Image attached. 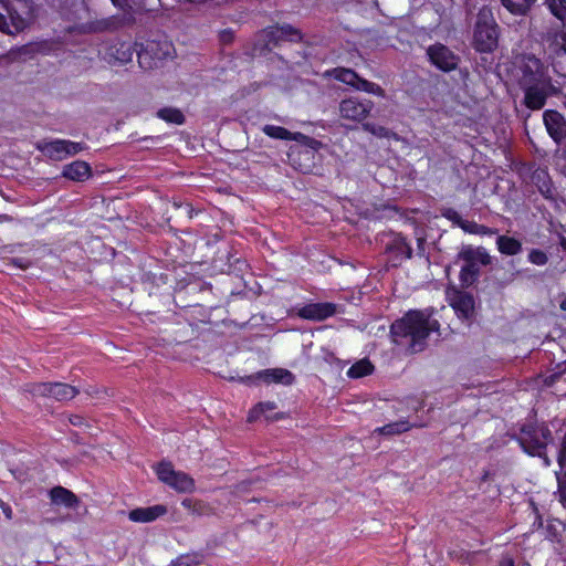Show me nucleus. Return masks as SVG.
<instances>
[{
	"label": "nucleus",
	"mask_w": 566,
	"mask_h": 566,
	"mask_svg": "<svg viewBox=\"0 0 566 566\" xmlns=\"http://www.w3.org/2000/svg\"><path fill=\"white\" fill-rule=\"evenodd\" d=\"M395 248L398 252L403 253L406 258L410 259L412 255V249L407 243L406 239L403 237H398L395 240Z\"/></svg>",
	"instance_id": "4c0bfd02"
},
{
	"label": "nucleus",
	"mask_w": 566,
	"mask_h": 566,
	"mask_svg": "<svg viewBox=\"0 0 566 566\" xmlns=\"http://www.w3.org/2000/svg\"><path fill=\"white\" fill-rule=\"evenodd\" d=\"M552 440V432L544 424L525 426L518 437V442L523 450L533 457L543 458L546 465H549L551 461L546 457L545 450Z\"/></svg>",
	"instance_id": "20e7f679"
},
{
	"label": "nucleus",
	"mask_w": 566,
	"mask_h": 566,
	"mask_svg": "<svg viewBox=\"0 0 566 566\" xmlns=\"http://www.w3.org/2000/svg\"><path fill=\"white\" fill-rule=\"evenodd\" d=\"M0 31L7 34H15L12 32L11 21L8 22L6 15L0 12Z\"/></svg>",
	"instance_id": "37998d69"
},
{
	"label": "nucleus",
	"mask_w": 566,
	"mask_h": 566,
	"mask_svg": "<svg viewBox=\"0 0 566 566\" xmlns=\"http://www.w3.org/2000/svg\"><path fill=\"white\" fill-rule=\"evenodd\" d=\"M70 422L73 426H82V424H84V418L82 416H78V415H73V416L70 417Z\"/></svg>",
	"instance_id": "8fccbe9b"
},
{
	"label": "nucleus",
	"mask_w": 566,
	"mask_h": 566,
	"mask_svg": "<svg viewBox=\"0 0 566 566\" xmlns=\"http://www.w3.org/2000/svg\"><path fill=\"white\" fill-rule=\"evenodd\" d=\"M3 8L11 21L12 32L23 31L33 14L32 0H6Z\"/></svg>",
	"instance_id": "0eeeda50"
},
{
	"label": "nucleus",
	"mask_w": 566,
	"mask_h": 566,
	"mask_svg": "<svg viewBox=\"0 0 566 566\" xmlns=\"http://www.w3.org/2000/svg\"><path fill=\"white\" fill-rule=\"evenodd\" d=\"M258 378L268 384L281 382L284 385H291L294 381V375L284 368H274L260 371L258 374Z\"/></svg>",
	"instance_id": "412c9836"
},
{
	"label": "nucleus",
	"mask_w": 566,
	"mask_h": 566,
	"mask_svg": "<svg viewBox=\"0 0 566 566\" xmlns=\"http://www.w3.org/2000/svg\"><path fill=\"white\" fill-rule=\"evenodd\" d=\"M451 306L457 313L463 317H469L474 308V300L472 295L464 292H455L451 297Z\"/></svg>",
	"instance_id": "aec40b11"
},
{
	"label": "nucleus",
	"mask_w": 566,
	"mask_h": 566,
	"mask_svg": "<svg viewBox=\"0 0 566 566\" xmlns=\"http://www.w3.org/2000/svg\"><path fill=\"white\" fill-rule=\"evenodd\" d=\"M524 92L523 104L531 111L542 109L549 96L557 93L553 82L520 86Z\"/></svg>",
	"instance_id": "1a4fd4ad"
},
{
	"label": "nucleus",
	"mask_w": 566,
	"mask_h": 566,
	"mask_svg": "<svg viewBox=\"0 0 566 566\" xmlns=\"http://www.w3.org/2000/svg\"><path fill=\"white\" fill-rule=\"evenodd\" d=\"M112 3L124 10V11H128V10H132L133 9V6L135 4L136 0H111Z\"/></svg>",
	"instance_id": "79ce46f5"
},
{
	"label": "nucleus",
	"mask_w": 566,
	"mask_h": 566,
	"mask_svg": "<svg viewBox=\"0 0 566 566\" xmlns=\"http://www.w3.org/2000/svg\"><path fill=\"white\" fill-rule=\"evenodd\" d=\"M559 245H560V248L563 249V251H565V252H566V238H564V237H563V238L560 239Z\"/></svg>",
	"instance_id": "6e6d98bb"
},
{
	"label": "nucleus",
	"mask_w": 566,
	"mask_h": 566,
	"mask_svg": "<svg viewBox=\"0 0 566 566\" xmlns=\"http://www.w3.org/2000/svg\"><path fill=\"white\" fill-rule=\"evenodd\" d=\"M12 263L21 269H28L31 264L29 260L22 258L12 259Z\"/></svg>",
	"instance_id": "09e8293b"
},
{
	"label": "nucleus",
	"mask_w": 566,
	"mask_h": 566,
	"mask_svg": "<svg viewBox=\"0 0 566 566\" xmlns=\"http://www.w3.org/2000/svg\"><path fill=\"white\" fill-rule=\"evenodd\" d=\"M496 232H497L496 229H492V228L485 227L483 224H479L476 234L492 235V234H495Z\"/></svg>",
	"instance_id": "49530a36"
},
{
	"label": "nucleus",
	"mask_w": 566,
	"mask_h": 566,
	"mask_svg": "<svg viewBox=\"0 0 566 566\" xmlns=\"http://www.w3.org/2000/svg\"><path fill=\"white\" fill-rule=\"evenodd\" d=\"M558 494L564 507H566V481L558 479Z\"/></svg>",
	"instance_id": "a18cd8bd"
},
{
	"label": "nucleus",
	"mask_w": 566,
	"mask_h": 566,
	"mask_svg": "<svg viewBox=\"0 0 566 566\" xmlns=\"http://www.w3.org/2000/svg\"><path fill=\"white\" fill-rule=\"evenodd\" d=\"M200 564V557L198 555H181L175 559L170 566H197Z\"/></svg>",
	"instance_id": "f704fd0d"
},
{
	"label": "nucleus",
	"mask_w": 566,
	"mask_h": 566,
	"mask_svg": "<svg viewBox=\"0 0 566 566\" xmlns=\"http://www.w3.org/2000/svg\"><path fill=\"white\" fill-rule=\"evenodd\" d=\"M439 323L430 318V313L423 311H409L401 319L391 325L394 342L401 344L403 338L410 340L412 352H421L424 340L432 331H437Z\"/></svg>",
	"instance_id": "f257e3e1"
},
{
	"label": "nucleus",
	"mask_w": 566,
	"mask_h": 566,
	"mask_svg": "<svg viewBox=\"0 0 566 566\" xmlns=\"http://www.w3.org/2000/svg\"><path fill=\"white\" fill-rule=\"evenodd\" d=\"M543 120L548 135L556 144L566 138V119L557 111L548 109L543 114Z\"/></svg>",
	"instance_id": "ddd939ff"
},
{
	"label": "nucleus",
	"mask_w": 566,
	"mask_h": 566,
	"mask_svg": "<svg viewBox=\"0 0 566 566\" xmlns=\"http://www.w3.org/2000/svg\"><path fill=\"white\" fill-rule=\"evenodd\" d=\"M427 54L431 63L443 72H450L458 66V56L443 44L437 43L429 46Z\"/></svg>",
	"instance_id": "f8f14e48"
},
{
	"label": "nucleus",
	"mask_w": 566,
	"mask_h": 566,
	"mask_svg": "<svg viewBox=\"0 0 566 566\" xmlns=\"http://www.w3.org/2000/svg\"><path fill=\"white\" fill-rule=\"evenodd\" d=\"M303 156V157H306L307 159H311L313 158V151L310 150V149H300L298 147H295V148H291V153L289 154V157H290V160L293 163V164H296V159H295V156Z\"/></svg>",
	"instance_id": "ea45409f"
},
{
	"label": "nucleus",
	"mask_w": 566,
	"mask_h": 566,
	"mask_svg": "<svg viewBox=\"0 0 566 566\" xmlns=\"http://www.w3.org/2000/svg\"><path fill=\"white\" fill-rule=\"evenodd\" d=\"M374 107V103L369 99L358 101L355 97L343 99L339 103V115L344 119L361 122Z\"/></svg>",
	"instance_id": "9b49d317"
},
{
	"label": "nucleus",
	"mask_w": 566,
	"mask_h": 566,
	"mask_svg": "<svg viewBox=\"0 0 566 566\" xmlns=\"http://www.w3.org/2000/svg\"><path fill=\"white\" fill-rule=\"evenodd\" d=\"M333 76L357 91L374 94L380 97L385 96V91L376 83L361 78L355 71L350 69L337 67L332 71Z\"/></svg>",
	"instance_id": "9d476101"
},
{
	"label": "nucleus",
	"mask_w": 566,
	"mask_h": 566,
	"mask_svg": "<svg viewBox=\"0 0 566 566\" xmlns=\"http://www.w3.org/2000/svg\"><path fill=\"white\" fill-rule=\"evenodd\" d=\"M280 32L279 39H289L291 41L301 40V33L290 24H284L277 29Z\"/></svg>",
	"instance_id": "72a5a7b5"
},
{
	"label": "nucleus",
	"mask_w": 566,
	"mask_h": 566,
	"mask_svg": "<svg viewBox=\"0 0 566 566\" xmlns=\"http://www.w3.org/2000/svg\"><path fill=\"white\" fill-rule=\"evenodd\" d=\"M158 479L177 492H192L195 490L193 479L185 472L175 471L168 462H161L157 468Z\"/></svg>",
	"instance_id": "6e6552de"
},
{
	"label": "nucleus",
	"mask_w": 566,
	"mask_h": 566,
	"mask_svg": "<svg viewBox=\"0 0 566 566\" xmlns=\"http://www.w3.org/2000/svg\"><path fill=\"white\" fill-rule=\"evenodd\" d=\"M374 371V365L367 359L363 358L355 363L348 370L347 376L349 378H361L364 376L370 375Z\"/></svg>",
	"instance_id": "cd10ccee"
},
{
	"label": "nucleus",
	"mask_w": 566,
	"mask_h": 566,
	"mask_svg": "<svg viewBox=\"0 0 566 566\" xmlns=\"http://www.w3.org/2000/svg\"><path fill=\"white\" fill-rule=\"evenodd\" d=\"M18 54L23 57H33L39 52V45L27 44L18 49Z\"/></svg>",
	"instance_id": "58836bf2"
},
{
	"label": "nucleus",
	"mask_w": 566,
	"mask_h": 566,
	"mask_svg": "<svg viewBox=\"0 0 566 566\" xmlns=\"http://www.w3.org/2000/svg\"><path fill=\"white\" fill-rule=\"evenodd\" d=\"M411 428L408 421L406 420H399L392 423H388L384 427L375 429L374 432H378L380 434L386 436H394V434H400L402 432L408 431Z\"/></svg>",
	"instance_id": "c85d7f7f"
},
{
	"label": "nucleus",
	"mask_w": 566,
	"mask_h": 566,
	"mask_svg": "<svg viewBox=\"0 0 566 566\" xmlns=\"http://www.w3.org/2000/svg\"><path fill=\"white\" fill-rule=\"evenodd\" d=\"M336 313V306L333 303H312L302 307L298 315L305 319L323 321Z\"/></svg>",
	"instance_id": "4468645a"
},
{
	"label": "nucleus",
	"mask_w": 566,
	"mask_h": 566,
	"mask_svg": "<svg viewBox=\"0 0 566 566\" xmlns=\"http://www.w3.org/2000/svg\"><path fill=\"white\" fill-rule=\"evenodd\" d=\"M559 308L562 311H566V296H564V298L560 301Z\"/></svg>",
	"instance_id": "5fc2aeb1"
},
{
	"label": "nucleus",
	"mask_w": 566,
	"mask_h": 566,
	"mask_svg": "<svg viewBox=\"0 0 566 566\" xmlns=\"http://www.w3.org/2000/svg\"><path fill=\"white\" fill-rule=\"evenodd\" d=\"M546 41L556 56L566 55V23L560 31L547 33Z\"/></svg>",
	"instance_id": "393cba45"
},
{
	"label": "nucleus",
	"mask_w": 566,
	"mask_h": 566,
	"mask_svg": "<svg viewBox=\"0 0 566 566\" xmlns=\"http://www.w3.org/2000/svg\"><path fill=\"white\" fill-rule=\"evenodd\" d=\"M23 392L31 395L32 398L44 397L48 398L49 382H30L25 384L22 388Z\"/></svg>",
	"instance_id": "7c9ffc66"
},
{
	"label": "nucleus",
	"mask_w": 566,
	"mask_h": 566,
	"mask_svg": "<svg viewBox=\"0 0 566 566\" xmlns=\"http://www.w3.org/2000/svg\"><path fill=\"white\" fill-rule=\"evenodd\" d=\"M157 116L167 123L181 125L185 122V116L180 109L174 107H164L157 112Z\"/></svg>",
	"instance_id": "c756f323"
},
{
	"label": "nucleus",
	"mask_w": 566,
	"mask_h": 566,
	"mask_svg": "<svg viewBox=\"0 0 566 566\" xmlns=\"http://www.w3.org/2000/svg\"><path fill=\"white\" fill-rule=\"evenodd\" d=\"M565 107H566V93H565V101H564Z\"/></svg>",
	"instance_id": "4d7b16f0"
},
{
	"label": "nucleus",
	"mask_w": 566,
	"mask_h": 566,
	"mask_svg": "<svg viewBox=\"0 0 566 566\" xmlns=\"http://www.w3.org/2000/svg\"><path fill=\"white\" fill-rule=\"evenodd\" d=\"M262 130L266 136L274 139L302 142L306 145H310L311 143L314 142V139L310 138L308 136L302 133H291L290 130L281 126L265 125L262 128Z\"/></svg>",
	"instance_id": "dca6fc26"
},
{
	"label": "nucleus",
	"mask_w": 566,
	"mask_h": 566,
	"mask_svg": "<svg viewBox=\"0 0 566 566\" xmlns=\"http://www.w3.org/2000/svg\"><path fill=\"white\" fill-rule=\"evenodd\" d=\"M500 566H514V560L513 558L505 556L502 558Z\"/></svg>",
	"instance_id": "603ef678"
},
{
	"label": "nucleus",
	"mask_w": 566,
	"mask_h": 566,
	"mask_svg": "<svg viewBox=\"0 0 566 566\" xmlns=\"http://www.w3.org/2000/svg\"><path fill=\"white\" fill-rule=\"evenodd\" d=\"M84 149H85V147L81 143H74V142H71V140H65L66 157L67 156H72V155H76V154L81 153Z\"/></svg>",
	"instance_id": "a19ab883"
},
{
	"label": "nucleus",
	"mask_w": 566,
	"mask_h": 566,
	"mask_svg": "<svg viewBox=\"0 0 566 566\" xmlns=\"http://www.w3.org/2000/svg\"><path fill=\"white\" fill-rule=\"evenodd\" d=\"M516 81L518 86L553 82L548 65L531 53L517 57Z\"/></svg>",
	"instance_id": "7ed1b4c3"
},
{
	"label": "nucleus",
	"mask_w": 566,
	"mask_h": 566,
	"mask_svg": "<svg viewBox=\"0 0 566 566\" xmlns=\"http://www.w3.org/2000/svg\"><path fill=\"white\" fill-rule=\"evenodd\" d=\"M263 413L262 411H260V408H259V405H256L250 412H249V416H248V421L249 422H253L255 421L260 415Z\"/></svg>",
	"instance_id": "de8ad7c7"
},
{
	"label": "nucleus",
	"mask_w": 566,
	"mask_h": 566,
	"mask_svg": "<svg viewBox=\"0 0 566 566\" xmlns=\"http://www.w3.org/2000/svg\"><path fill=\"white\" fill-rule=\"evenodd\" d=\"M440 213H441L442 217H444L446 219L450 220L453 224H455V226L461 228V223L463 222V219L458 213V211H455L452 208H442L440 210Z\"/></svg>",
	"instance_id": "e433bc0d"
},
{
	"label": "nucleus",
	"mask_w": 566,
	"mask_h": 566,
	"mask_svg": "<svg viewBox=\"0 0 566 566\" xmlns=\"http://www.w3.org/2000/svg\"><path fill=\"white\" fill-rule=\"evenodd\" d=\"M458 258L464 262L460 271L462 286H471L480 275V265H489L491 256L484 248L465 245L461 249Z\"/></svg>",
	"instance_id": "39448f33"
},
{
	"label": "nucleus",
	"mask_w": 566,
	"mask_h": 566,
	"mask_svg": "<svg viewBox=\"0 0 566 566\" xmlns=\"http://www.w3.org/2000/svg\"><path fill=\"white\" fill-rule=\"evenodd\" d=\"M545 3L557 19L566 18V0H545Z\"/></svg>",
	"instance_id": "2f4dec72"
},
{
	"label": "nucleus",
	"mask_w": 566,
	"mask_h": 566,
	"mask_svg": "<svg viewBox=\"0 0 566 566\" xmlns=\"http://www.w3.org/2000/svg\"><path fill=\"white\" fill-rule=\"evenodd\" d=\"M134 48L128 42H117L111 45L107 50L109 62L126 64L133 60Z\"/></svg>",
	"instance_id": "f3484780"
},
{
	"label": "nucleus",
	"mask_w": 566,
	"mask_h": 566,
	"mask_svg": "<svg viewBox=\"0 0 566 566\" xmlns=\"http://www.w3.org/2000/svg\"><path fill=\"white\" fill-rule=\"evenodd\" d=\"M92 170L86 161L76 160L64 166L62 176L72 180L82 182L91 177Z\"/></svg>",
	"instance_id": "6ab92c4d"
},
{
	"label": "nucleus",
	"mask_w": 566,
	"mask_h": 566,
	"mask_svg": "<svg viewBox=\"0 0 566 566\" xmlns=\"http://www.w3.org/2000/svg\"><path fill=\"white\" fill-rule=\"evenodd\" d=\"M181 505L195 517L213 514V509L202 500L186 497L182 500Z\"/></svg>",
	"instance_id": "b1692460"
},
{
	"label": "nucleus",
	"mask_w": 566,
	"mask_h": 566,
	"mask_svg": "<svg viewBox=\"0 0 566 566\" xmlns=\"http://www.w3.org/2000/svg\"><path fill=\"white\" fill-rule=\"evenodd\" d=\"M474 46L480 52H492L499 42V25L492 9L484 6L476 15L473 34Z\"/></svg>",
	"instance_id": "f03ea898"
},
{
	"label": "nucleus",
	"mask_w": 566,
	"mask_h": 566,
	"mask_svg": "<svg viewBox=\"0 0 566 566\" xmlns=\"http://www.w3.org/2000/svg\"><path fill=\"white\" fill-rule=\"evenodd\" d=\"M496 245L497 250L504 255H516L522 251L521 241L507 235H499Z\"/></svg>",
	"instance_id": "a878e982"
},
{
	"label": "nucleus",
	"mask_w": 566,
	"mask_h": 566,
	"mask_svg": "<svg viewBox=\"0 0 566 566\" xmlns=\"http://www.w3.org/2000/svg\"><path fill=\"white\" fill-rule=\"evenodd\" d=\"M12 218L8 214H0V222H9Z\"/></svg>",
	"instance_id": "864d4df0"
},
{
	"label": "nucleus",
	"mask_w": 566,
	"mask_h": 566,
	"mask_svg": "<svg viewBox=\"0 0 566 566\" xmlns=\"http://www.w3.org/2000/svg\"><path fill=\"white\" fill-rule=\"evenodd\" d=\"M174 52L172 43L166 39L147 40L137 52L138 64L147 71L157 69L165 60L172 57Z\"/></svg>",
	"instance_id": "423d86ee"
},
{
	"label": "nucleus",
	"mask_w": 566,
	"mask_h": 566,
	"mask_svg": "<svg viewBox=\"0 0 566 566\" xmlns=\"http://www.w3.org/2000/svg\"><path fill=\"white\" fill-rule=\"evenodd\" d=\"M502 6L514 15H525L536 0H500Z\"/></svg>",
	"instance_id": "bb28decb"
},
{
	"label": "nucleus",
	"mask_w": 566,
	"mask_h": 566,
	"mask_svg": "<svg viewBox=\"0 0 566 566\" xmlns=\"http://www.w3.org/2000/svg\"><path fill=\"white\" fill-rule=\"evenodd\" d=\"M363 129L379 138H388L391 135V132L388 128L374 123L363 124Z\"/></svg>",
	"instance_id": "473e14b6"
},
{
	"label": "nucleus",
	"mask_w": 566,
	"mask_h": 566,
	"mask_svg": "<svg viewBox=\"0 0 566 566\" xmlns=\"http://www.w3.org/2000/svg\"><path fill=\"white\" fill-rule=\"evenodd\" d=\"M478 227H479V223H476L474 221L463 220V222L461 223V229L471 234H476Z\"/></svg>",
	"instance_id": "c03bdc74"
},
{
	"label": "nucleus",
	"mask_w": 566,
	"mask_h": 566,
	"mask_svg": "<svg viewBox=\"0 0 566 566\" xmlns=\"http://www.w3.org/2000/svg\"><path fill=\"white\" fill-rule=\"evenodd\" d=\"M49 390L48 398H53L57 401L71 400L78 394V389L62 382H49Z\"/></svg>",
	"instance_id": "4be33fe9"
},
{
	"label": "nucleus",
	"mask_w": 566,
	"mask_h": 566,
	"mask_svg": "<svg viewBox=\"0 0 566 566\" xmlns=\"http://www.w3.org/2000/svg\"><path fill=\"white\" fill-rule=\"evenodd\" d=\"M528 261L536 265H545L548 261V258L544 251L532 249L528 253Z\"/></svg>",
	"instance_id": "c9c22d12"
},
{
	"label": "nucleus",
	"mask_w": 566,
	"mask_h": 566,
	"mask_svg": "<svg viewBox=\"0 0 566 566\" xmlns=\"http://www.w3.org/2000/svg\"><path fill=\"white\" fill-rule=\"evenodd\" d=\"M38 148L50 159L60 161L66 158L64 139L43 143L40 144Z\"/></svg>",
	"instance_id": "5701e85b"
},
{
	"label": "nucleus",
	"mask_w": 566,
	"mask_h": 566,
	"mask_svg": "<svg viewBox=\"0 0 566 566\" xmlns=\"http://www.w3.org/2000/svg\"><path fill=\"white\" fill-rule=\"evenodd\" d=\"M52 504L62 505L67 509H77L80 499L70 490L63 486H55L50 491Z\"/></svg>",
	"instance_id": "a211bd4d"
},
{
	"label": "nucleus",
	"mask_w": 566,
	"mask_h": 566,
	"mask_svg": "<svg viewBox=\"0 0 566 566\" xmlns=\"http://www.w3.org/2000/svg\"><path fill=\"white\" fill-rule=\"evenodd\" d=\"M259 408L264 413L265 411L273 410L275 405L273 402H260Z\"/></svg>",
	"instance_id": "3c124183"
},
{
	"label": "nucleus",
	"mask_w": 566,
	"mask_h": 566,
	"mask_svg": "<svg viewBox=\"0 0 566 566\" xmlns=\"http://www.w3.org/2000/svg\"><path fill=\"white\" fill-rule=\"evenodd\" d=\"M167 513V507L161 504H157L148 507H138L132 510L128 513V517L130 521L136 523H149L155 521L156 518L165 515Z\"/></svg>",
	"instance_id": "2eb2a0df"
}]
</instances>
